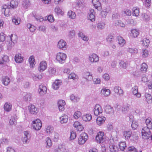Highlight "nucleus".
Listing matches in <instances>:
<instances>
[{
  "mask_svg": "<svg viewBox=\"0 0 152 152\" xmlns=\"http://www.w3.org/2000/svg\"><path fill=\"white\" fill-rule=\"evenodd\" d=\"M114 92L120 96H123L124 93L123 90L120 87L115 86L114 88Z\"/></svg>",
  "mask_w": 152,
  "mask_h": 152,
  "instance_id": "obj_22",
  "label": "nucleus"
},
{
  "mask_svg": "<svg viewBox=\"0 0 152 152\" xmlns=\"http://www.w3.org/2000/svg\"><path fill=\"white\" fill-rule=\"evenodd\" d=\"M128 150L129 152H137V149L133 146L129 147Z\"/></svg>",
  "mask_w": 152,
  "mask_h": 152,
  "instance_id": "obj_64",
  "label": "nucleus"
},
{
  "mask_svg": "<svg viewBox=\"0 0 152 152\" xmlns=\"http://www.w3.org/2000/svg\"><path fill=\"white\" fill-rule=\"evenodd\" d=\"M97 27L98 29L102 30L104 28L105 24L104 23L100 22L97 24Z\"/></svg>",
  "mask_w": 152,
  "mask_h": 152,
  "instance_id": "obj_61",
  "label": "nucleus"
},
{
  "mask_svg": "<svg viewBox=\"0 0 152 152\" xmlns=\"http://www.w3.org/2000/svg\"><path fill=\"white\" fill-rule=\"evenodd\" d=\"M28 61L30 67L31 68L34 67L36 63L34 56H31L29 57Z\"/></svg>",
  "mask_w": 152,
  "mask_h": 152,
  "instance_id": "obj_32",
  "label": "nucleus"
},
{
  "mask_svg": "<svg viewBox=\"0 0 152 152\" xmlns=\"http://www.w3.org/2000/svg\"><path fill=\"white\" fill-rule=\"evenodd\" d=\"M132 15L135 17H138L139 15L140 9L137 7H134L132 10Z\"/></svg>",
  "mask_w": 152,
  "mask_h": 152,
  "instance_id": "obj_36",
  "label": "nucleus"
},
{
  "mask_svg": "<svg viewBox=\"0 0 152 152\" xmlns=\"http://www.w3.org/2000/svg\"><path fill=\"white\" fill-rule=\"evenodd\" d=\"M149 55L148 51L145 49H142L141 53V56L143 58L147 57Z\"/></svg>",
  "mask_w": 152,
  "mask_h": 152,
  "instance_id": "obj_53",
  "label": "nucleus"
},
{
  "mask_svg": "<svg viewBox=\"0 0 152 152\" xmlns=\"http://www.w3.org/2000/svg\"><path fill=\"white\" fill-rule=\"evenodd\" d=\"M68 120V117L65 114H63L60 117L59 121L61 124L66 123Z\"/></svg>",
  "mask_w": 152,
  "mask_h": 152,
  "instance_id": "obj_29",
  "label": "nucleus"
},
{
  "mask_svg": "<svg viewBox=\"0 0 152 152\" xmlns=\"http://www.w3.org/2000/svg\"><path fill=\"white\" fill-rule=\"evenodd\" d=\"M30 113L31 114H36L38 112V109L34 105L30 104L28 106Z\"/></svg>",
  "mask_w": 152,
  "mask_h": 152,
  "instance_id": "obj_20",
  "label": "nucleus"
},
{
  "mask_svg": "<svg viewBox=\"0 0 152 152\" xmlns=\"http://www.w3.org/2000/svg\"><path fill=\"white\" fill-rule=\"evenodd\" d=\"M9 41H7L6 44L8 49H11L14 44L15 43L17 40V36L16 35L11 34L10 35L7 36Z\"/></svg>",
  "mask_w": 152,
  "mask_h": 152,
  "instance_id": "obj_3",
  "label": "nucleus"
},
{
  "mask_svg": "<svg viewBox=\"0 0 152 152\" xmlns=\"http://www.w3.org/2000/svg\"><path fill=\"white\" fill-rule=\"evenodd\" d=\"M55 13L58 15L63 16L64 12L58 6H56L54 9Z\"/></svg>",
  "mask_w": 152,
  "mask_h": 152,
  "instance_id": "obj_31",
  "label": "nucleus"
},
{
  "mask_svg": "<svg viewBox=\"0 0 152 152\" xmlns=\"http://www.w3.org/2000/svg\"><path fill=\"white\" fill-rule=\"evenodd\" d=\"M70 99L74 102H78L80 99L79 97L75 96L73 94H72L70 96Z\"/></svg>",
  "mask_w": 152,
  "mask_h": 152,
  "instance_id": "obj_56",
  "label": "nucleus"
},
{
  "mask_svg": "<svg viewBox=\"0 0 152 152\" xmlns=\"http://www.w3.org/2000/svg\"><path fill=\"white\" fill-rule=\"evenodd\" d=\"M22 95L23 100L26 101H30L31 99V94L30 93L23 92Z\"/></svg>",
  "mask_w": 152,
  "mask_h": 152,
  "instance_id": "obj_24",
  "label": "nucleus"
},
{
  "mask_svg": "<svg viewBox=\"0 0 152 152\" xmlns=\"http://www.w3.org/2000/svg\"><path fill=\"white\" fill-rule=\"evenodd\" d=\"M66 149L65 145H59L58 146L54 147V152H65Z\"/></svg>",
  "mask_w": 152,
  "mask_h": 152,
  "instance_id": "obj_18",
  "label": "nucleus"
},
{
  "mask_svg": "<svg viewBox=\"0 0 152 152\" xmlns=\"http://www.w3.org/2000/svg\"><path fill=\"white\" fill-rule=\"evenodd\" d=\"M129 118V121L132 122L131 126L133 129H136L138 126V123L135 121H133L134 116L132 114L130 113L126 118Z\"/></svg>",
  "mask_w": 152,
  "mask_h": 152,
  "instance_id": "obj_9",
  "label": "nucleus"
},
{
  "mask_svg": "<svg viewBox=\"0 0 152 152\" xmlns=\"http://www.w3.org/2000/svg\"><path fill=\"white\" fill-rule=\"evenodd\" d=\"M26 26L28 29L29 31L31 32H34L36 29V27L34 25L30 23H28L27 24Z\"/></svg>",
  "mask_w": 152,
  "mask_h": 152,
  "instance_id": "obj_51",
  "label": "nucleus"
},
{
  "mask_svg": "<svg viewBox=\"0 0 152 152\" xmlns=\"http://www.w3.org/2000/svg\"><path fill=\"white\" fill-rule=\"evenodd\" d=\"M118 44L121 47L123 46L126 43L125 40L120 36L118 37Z\"/></svg>",
  "mask_w": 152,
  "mask_h": 152,
  "instance_id": "obj_45",
  "label": "nucleus"
},
{
  "mask_svg": "<svg viewBox=\"0 0 152 152\" xmlns=\"http://www.w3.org/2000/svg\"><path fill=\"white\" fill-rule=\"evenodd\" d=\"M12 104L8 102H6L4 104V110L7 112H10L12 110Z\"/></svg>",
  "mask_w": 152,
  "mask_h": 152,
  "instance_id": "obj_43",
  "label": "nucleus"
},
{
  "mask_svg": "<svg viewBox=\"0 0 152 152\" xmlns=\"http://www.w3.org/2000/svg\"><path fill=\"white\" fill-rule=\"evenodd\" d=\"M129 110V106L128 105H124L121 109L122 113L124 114L127 113Z\"/></svg>",
  "mask_w": 152,
  "mask_h": 152,
  "instance_id": "obj_57",
  "label": "nucleus"
},
{
  "mask_svg": "<svg viewBox=\"0 0 152 152\" xmlns=\"http://www.w3.org/2000/svg\"><path fill=\"white\" fill-rule=\"evenodd\" d=\"M18 118V117L16 115L11 116L9 121L10 124L11 125H16L17 123L16 119Z\"/></svg>",
  "mask_w": 152,
  "mask_h": 152,
  "instance_id": "obj_38",
  "label": "nucleus"
},
{
  "mask_svg": "<svg viewBox=\"0 0 152 152\" xmlns=\"http://www.w3.org/2000/svg\"><path fill=\"white\" fill-rule=\"evenodd\" d=\"M139 30L136 29H132L131 30L130 36L132 38L137 37L139 34Z\"/></svg>",
  "mask_w": 152,
  "mask_h": 152,
  "instance_id": "obj_27",
  "label": "nucleus"
},
{
  "mask_svg": "<svg viewBox=\"0 0 152 152\" xmlns=\"http://www.w3.org/2000/svg\"><path fill=\"white\" fill-rule=\"evenodd\" d=\"M109 150L111 152H116L117 148L113 145H110L109 146Z\"/></svg>",
  "mask_w": 152,
  "mask_h": 152,
  "instance_id": "obj_62",
  "label": "nucleus"
},
{
  "mask_svg": "<svg viewBox=\"0 0 152 152\" xmlns=\"http://www.w3.org/2000/svg\"><path fill=\"white\" fill-rule=\"evenodd\" d=\"M92 3L96 9L98 10H100L101 9V4L99 0H92Z\"/></svg>",
  "mask_w": 152,
  "mask_h": 152,
  "instance_id": "obj_26",
  "label": "nucleus"
},
{
  "mask_svg": "<svg viewBox=\"0 0 152 152\" xmlns=\"http://www.w3.org/2000/svg\"><path fill=\"white\" fill-rule=\"evenodd\" d=\"M88 59L91 63H96L99 61V57L96 54L93 53L89 55Z\"/></svg>",
  "mask_w": 152,
  "mask_h": 152,
  "instance_id": "obj_12",
  "label": "nucleus"
},
{
  "mask_svg": "<svg viewBox=\"0 0 152 152\" xmlns=\"http://www.w3.org/2000/svg\"><path fill=\"white\" fill-rule=\"evenodd\" d=\"M48 72L50 76H54L56 74V69L53 67H50L48 69Z\"/></svg>",
  "mask_w": 152,
  "mask_h": 152,
  "instance_id": "obj_50",
  "label": "nucleus"
},
{
  "mask_svg": "<svg viewBox=\"0 0 152 152\" xmlns=\"http://www.w3.org/2000/svg\"><path fill=\"white\" fill-rule=\"evenodd\" d=\"M145 123L147 127L143 128L141 132L142 138L144 139H148L151 134L150 129H152V120L151 118L149 117L146 119Z\"/></svg>",
  "mask_w": 152,
  "mask_h": 152,
  "instance_id": "obj_1",
  "label": "nucleus"
},
{
  "mask_svg": "<svg viewBox=\"0 0 152 152\" xmlns=\"http://www.w3.org/2000/svg\"><path fill=\"white\" fill-rule=\"evenodd\" d=\"M67 16L70 19H74L76 17L75 13L71 10L67 12Z\"/></svg>",
  "mask_w": 152,
  "mask_h": 152,
  "instance_id": "obj_39",
  "label": "nucleus"
},
{
  "mask_svg": "<svg viewBox=\"0 0 152 152\" xmlns=\"http://www.w3.org/2000/svg\"><path fill=\"white\" fill-rule=\"evenodd\" d=\"M124 136L126 140L130 139L132 142H134L138 139V135L135 132L132 133L131 131H124Z\"/></svg>",
  "mask_w": 152,
  "mask_h": 152,
  "instance_id": "obj_2",
  "label": "nucleus"
},
{
  "mask_svg": "<svg viewBox=\"0 0 152 152\" xmlns=\"http://www.w3.org/2000/svg\"><path fill=\"white\" fill-rule=\"evenodd\" d=\"M73 126L76 130L79 131H81L84 129L83 125L78 121H76L74 122Z\"/></svg>",
  "mask_w": 152,
  "mask_h": 152,
  "instance_id": "obj_21",
  "label": "nucleus"
},
{
  "mask_svg": "<svg viewBox=\"0 0 152 152\" xmlns=\"http://www.w3.org/2000/svg\"><path fill=\"white\" fill-rule=\"evenodd\" d=\"M88 138V137L86 133H82L78 138V144L80 145L83 144L87 140Z\"/></svg>",
  "mask_w": 152,
  "mask_h": 152,
  "instance_id": "obj_6",
  "label": "nucleus"
},
{
  "mask_svg": "<svg viewBox=\"0 0 152 152\" xmlns=\"http://www.w3.org/2000/svg\"><path fill=\"white\" fill-rule=\"evenodd\" d=\"M127 51L128 52L130 53L131 55H135L138 53V50L136 48H129L127 49Z\"/></svg>",
  "mask_w": 152,
  "mask_h": 152,
  "instance_id": "obj_46",
  "label": "nucleus"
},
{
  "mask_svg": "<svg viewBox=\"0 0 152 152\" xmlns=\"http://www.w3.org/2000/svg\"><path fill=\"white\" fill-rule=\"evenodd\" d=\"M45 131L47 135L49 136H52L53 134L54 133V128L50 125H48L45 126Z\"/></svg>",
  "mask_w": 152,
  "mask_h": 152,
  "instance_id": "obj_13",
  "label": "nucleus"
},
{
  "mask_svg": "<svg viewBox=\"0 0 152 152\" xmlns=\"http://www.w3.org/2000/svg\"><path fill=\"white\" fill-rule=\"evenodd\" d=\"M148 68V65L145 63H142L140 66V70L141 71L145 72Z\"/></svg>",
  "mask_w": 152,
  "mask_h": 152,
  "instance_id": "obj_48",
  "label": "nucleus"
},
{
  "mask_svg": "<svg viewBox=\"0 0 152 152\" xmlns=\"http://www.w3.org/2000/svg\"><path fill=\"white\" fill-rule=\"evenodd\" d=\"M102 77V78L105 81H108L109 80L110 78L109 75L107 73L103 74Z\"/></svg>",
  "mask_w": 152,
  "mask_h": 152,
  "instance_id": "obj_63",
  "label": "nucleus"
},
{
  "mask_svg": "<svg viewBox=\"0 0 152 152\" xmlns=\"http://www.w3.org/2000/svg\"><path fill=\"white\" fill-rule=\"evenodd\" d=\"M120 66L123 68L126 69L129 65L128 62H125L123 61H121L119 62Z\"/></svg>",
  "mask_w": 152,
  "mask_h": 152,
  "instance_id": "obj_58",
  "label": "nucleus"
},
{
  "mask_svg": "<svg viewBox=\"0 0 152 152\" xmlns=\"http://www.w3.org/2000/svg\"><path fill=\"white\" fill-rule=\"evenodd\" d=\"M110 94V91L106 88H103L101 91V95L104 97H107Z\"/></svg>",
  "mask_w": 152,
  "mask_h": 152,
  "instance_id": "obj_23",
  "label": "nucleus"
},
{
  "mask_svg": "<svg viewBox=\"0 0 152 152\" xmlns=\"http://www.w3.org/2000/svg\"><path fill=\"white\" fill-rule=\"evenodd\" d=\"M94 115L97 116L102 113L103 112V110L101 106L99 104H96L94 106Z\"/></svg>",
  "mask_w": 152,
  "mask_h": 152,
  "instance_id": "obj_11",
  "label": "nucleus"
},
{
  "mask_svg": "<svg viewBox=\"0 0 152 152\" xmlns=\"http://www.w3.org/2000/svg\"><path fill=\"white\" fill-rule=\"evenodd\" d=\"M81 112L80 111L77 110L74 113L73 115V117L75 119L77 120L81 117Z\"/></svg>",
  "mask_w": 152,
  "mask_h": 152,
  "instance_id": "obj_54",
  "label": "nucleus"
},
{
  "mask_svg": "<svg viewBox=\"0 0 152 152\" xmlns=\"http://www.w3.org/2000/svg\"><path fill=\"white\" fill-rule=\"evenodd\" d=\"M15 60L17 63H21L23 61V57L21 56V54H16L15 56Z\"/></svg>",
  "mask_w": 152,
  "mask_h": 152,
  "instance_id": "obj_34",
  "label": "nucleus"
},
{
  "mask_svg": "<svg viewBox=\"0 0 152 152\" xmlns=\"http://www.w3.org/2000/svg\"><path fill=\"white\" fill-rule=\"evenodd\" d=\"M67 57V56L66 53L62 52H58L56 54V59L57 62L62 64L66 62Z\"/></svg>",
  "mask_w": 152,
  "mask_h": 152,
  "instance_id": "obj_4",
  "label": "nucleus"
},
{
  "mask_svg": "<svg viewBox=\"0 0 152 152\" xmlns=\"http://www.w3.org/2000/svg\"><path fill=\"white\" fill-rule=\"evenodd\" d=\"M26 26L28 29L29 31L31 32H34L36 29V27L34 25L30 23H28L27 24Z\"/></svg>",
  "mask_w": 152,
  "mask_h": 152,
  "instance_id": "obj_52",
  "label": "nucleus"
},
{
  "mask_svg": "<svg viewBox=\"0 0 152 152\" xmlns=\"http://www.w3.org/2000/svg\"><path fill=\"white\" fill-rule=\"evenodd\" d=\"M95 14L94 10L93 9H90L88 15V18L91 21L94 22L95 20Z\"/></svg>",
  "mask_w": 152,
  "mask_h": 152,
  "instance_id": "obj_16",
  "label": "nucleus"
},
{
  "mask_svg": "<svg viewBox=\"0 0 152 152\" xmlns=\"http://www.w3.org/2000/svg\"><path fill=\"white\" fill-rule=\"evenodd\" d=\"M58 104L59 110L63 111L64 110V107L66 104L65 101L62 100H59L58 101Z\"/></svg>",
  "mask_w": 152,
  "mask_h": 152,
  "instance_id": "obj_25",
  "label": "nucleus"
},
{
  "mask_svg": "<svg viewBox=\"0 0 152 152\" xmlns=\"http://www.w3.org/2000/svg\"><path fill=\"white\" fill-rule=\"evenodd\" d=\"M45 145L46 148L48 149L50 148L52 145V142L49 137H47L45 139Z\"/></svg>",
  "mask_w": 152,
  "mask_h": 152,
  "instance_id": "obj_30",
  "label": "nucleus"
},
{
  "mask_svg": "<svg viewBox=\"0 0 152 152\" xmlns=\"http://www.w3.org/2000/svg\"><path fill=\"white\" fill-rule=\"evenodd\" d=\"M68 77L69 79H72L74 80L78 79L77 75L74 72H71L69 74Z\"/></svg>",
  "mask_w": 152,
  "mask_h": 152,
  "instance_id": "obj_55",
  "label": "nucleus"
},
{
  "mask_svg": "<svg viewBox=\"0 0 152 152\" xmlns=\"http://www.w3.org/2000/svg\"><path fill=\"white\" fill-rule=\"evenodd\" d=\"M141 42L143 45L145 47L147 48L149 45L150 41L149 39L147 38H144L142 40Z\"/></svg>",
  "mask_w": 152,
  "mask_h": 152,
  "instance_id": "obj_47",
  "label": "nucleus"
},
{
  "mask_svg": "<svg viewBox=\"0 0 152 152\" xmlns=\"http://www.w3.org/2000/svg\"><path fill=\"white\" fill-rule=\"evenodd\" d=\"M62 84V81L61 80H56L53 83L52 88L54 90H58Z\"/></svg>",
  "mask_w": 152,
  "mask_h": 152,
  "instance_id": "obj_19",
  "label": "nucleus"
},
{
  "mask_svg": "<svg viewBox=\"0 0 152 152\" xmlns=\"http://www.w3.org/2000/svg\"><path fill=\"white\" fill-rule=\"evenodd\" d=\"M52 136H50L54 140V141H57L58 140L59 137L58 134L55 132L53 134Z\"/></svg>",
  "mask_w": 152,
  "mask_h": 152,
  "instance_id": "obj_60",
  "label": "nucleus"
},
{
  "mask_svg": "<svg viewBox=\"0 0 152 152\" xmlns=\"http://www.w3.org/2000/svg\"><path fill=\"white\" fill-rule=\"evenodd\" d=\"M106 118L103 115L98 117L96 119V124L99 126H101L104 124L106 120Z\"/></svg>",
  "mask_w": 152,
  "mask_h": 152,
  "instance_id": "obj_15",
  "label": "nucleus"
},
{
  "mask_svg": "<svg viewBox=\"0 0 152 152\" xmlns=\"http://www.w3.org/2000/svg\"><path fill=\"white\" fill-rule=\"evenodd\" d=\"M57 48L63 50H66L67 47L66 42L63 39H61L58 42Z\"/></svg>",
  "mask_w": 152,
  "mask_h": 152,
  "instance_id": "obj_10",
  "label": "nucleus"
},
{
  "mask_svg": "<svg viewBox=\"0 0 152 152\" xmlns=\"http://www.w3.org/2000/svg\"><path fill=\"white\" fill-rule=\"evenodd\" d=\"M92 116L90 114H86L82 116L83 120L86 122H89L92 119Z\"/></svg>",
  "mask_w": 152,
  "mask_h": 152,
  "instance_id": "obj_40",
  "label": "nucleus"
},
{
  "mask_svg": "<svg viewBox=\"0 0 152 152\" xmlns=\"http://www.w3.org/2000/svg\"><path fill=\"white\" fill-rule=\"evenodd\" d=\"M10 9L9 5L6 4H3L1 6V12L5 16H8L9 15Z\"/></svg>",
  "mask_w": 152,
  "mask_h": 152,
  "instance_id": "obj_7",
  "label": "nucleus"
},
{
  "mask_svg": "<svg viewBox=\"0 0 152 152\" xmlns=\"http://www.w3.org/2000/svg\"><path fill=\"white\" fill-rule=\"evenodd\" d=\"M47 67V64L45 61H41L39 65L38 70L40 72L44 71Z\"/></svg>",
  "mask_w": 152,
  "mask_h": 152,
  "instance_id": "obj_14",
  "label": "nucleus"
},
{
  "mask_svg": "<svg viewBox=\"0 0 152 152\" xmlns=\"http://www.w3.org/2000/svg\"><path fill=\"white\" fill-rule=\"evenodd\" d=\"M79 37H81L82 39L84 41L87 42L89 39L88 37L85 35L82 31H79L78 33Z\"/></svg>",
  "mask_w": 152,
  "mask_h": 152,
  "instance_id": "obj_37",
  "label": "nucleus"
},
{
  "mask_svg": "<svg viewBox=\"0 0 152 152\" xmlns=\"http://www.w3.org/2000/svg\"><path fill=\"white\" fill-rule=\"evenodd\" d=\"M21 20L20 18L14 16L12 19V22L16 25H19L20 23Z\"/></svg>",
  "mask_w": 152,
  "mask_h": 152,
  "instance_id": "obj_49",
  "label": "nucleus"
},
{
  "mask_svg": "<svg viewBox=\"0 0 152 152\" xmlns=\"http://www.w3.org/2000/svg\"><path fill=\"white\" fill-rule=\"evenodd\" d=\"M18 4V1L17 0H12L9 5L10 9H15L17 7Z\"/></svg>",
  "mask_w": 152,
  "mask_h": 152,
  "instance_id": "obj_35",
  "label": "nucleus"
},
{
  "mask_svg": "<svg viewBox=\"0 0 152 152\" xmlns=\"http://www.w3.org/2000/svg\"><path fill=\"white\" fill-rule=\"evenodd\" d=\"M31 125L33 129L36 131L39 130L42 126V121L39 119H36L33 121L32 122Z\"/></svg>",
  "mask_w": 152,
  "mask_h": 152,
  "instance_id": "obj_5",
  "label": "nucleus"
},
{
  "mask_svg": "<svg viewBox=\"0 0 152 152\" xmlns=\"http://www.w3.org/2000/svg\"><path fill=\"white\" fill-rule=\"evenodd\" d=\"M104 110L107 113L113 114L114 112L113 108L109 105H106Z\"/></svg>",
  "mask_w": 152,
  "mask_h": 152,
  "instance_id": "obj_42",
  "label": "nucleus"
},
{
  "mask_svg": "<svg viewBox=\"0 0 152 152\" xmlns=\"http://www.w3.org/2000/svg\"><path fill=\"white\" fill-rule=\"evenodd\" d=\"M111 10L110 7H108L103 9L101 12V15L103 18H105L108 13L110 12Z\"/></svg>",
  "mask_w": 152,
  "mask_h": 152,
  "instance_id": "obj_33",
  "label": "nucleus"
},
{
  "mask_svg": "<svg viewBox=\"0 0 152 152\" xmlns=\"http://www.w3.org/2000/svg\"><path fill=\"white\" fill-rule=\"evenodd\" d=\"M145 101L148 104L151 103L152 102V97L151 94L148 93H145Z\"/></svg>",
  "mask_w": 152,
  "mask_h": 152,
  "instance_id": "obj_41",
  "label": "nucleus"
},
{
  "mask_svg": "<svg viewBox=\"0 0 152 152\" xmlns=\"http://www.w3.org/2000/svg\"><path fill=\"white\" fill-rule=\"evenodd\" d=\"M38 91L40 95H42L46 93V87L42 84L40 85L39 86Z\"/></svg>",
  "mask_w": 152,
  "mask_h": 152,
  "instance_id": "obj_28",
  "label": "nucleus"
},
{
  "mask_svg": "<svg viewBox=\"0 0 152 152\" xmlns=\"http://www.w3.org/2000/svg\"><path fill=\"white\" fill-rule=\"evenodd\" d=\"M10 81V78L7 76H3L2 79V83L5 86H7Z\"/></svg>",
  "mask_w": 152,
  "mask_h": 152,
  "instance_id": "obj_44",
  "label": "nucleus"
},
{
  "mask_svg": "<svg viewBox=\"0 0 152 152\" xmlns=\"http://www.w3.org/2000/svg\"><path fill=\"white\" fill-rule=\"evenodd\" d=\"M83 78L87 81H91L93 80L92 74L89 72H84L83 74Z\"/></svg>",
  "mask_w": 152,
  "mask_h": 152,
  "instance_id": "obj_17",
  "label": "nucleus"
},
{
  "mask_svg": "<svg viewBox=\"0 0 152 152\" xmlns=\"http://www.w3.org/2000/svg\"><path fill=\"white\" fill-rule=\"evenodd\" d=\"M96 140L98 143H103L105 140L104 133L103 132H99L96 137Z\"/></svg>",
  "mask_w": 152,
  "mask_h": 152,
  "instance_id": "obj_8",
  "label": "nucleus"
},
{
  "mask_svg": "<svg viewBox=\"0 0 152 152\" xmlns=\"http://www.w3.org/2000/svg\"><path fill=\"white\" fill-rule=\"evenodd\" d=\"M119 146L121 151H124L126 147L125 142H120L119 144Z\"/></svg>",
  "mask_w": 152,
  "mask_h": 152,
  "instance_id": "obj_59",
  "label": "nucleus"
}]
</instances>
